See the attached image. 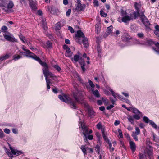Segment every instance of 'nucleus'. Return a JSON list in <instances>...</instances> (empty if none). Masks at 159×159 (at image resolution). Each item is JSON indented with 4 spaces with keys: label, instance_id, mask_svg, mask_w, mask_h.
<instances>
[{
    "label": "nucleus",
    "instance_id": "1",
    "mask_svg": "<svg viewBox=\"0 0 159 159\" xmlns=\"http://www.w3.org/2000/svg\"><path fill=\"white\" fill-rule=\"evenodd\" d=\"M73 95L74 99L65 94L63 96L59 95L58 98L61 101L69 104L72 108L76 109L77 103L80 102V100H82L80 97L81 94L79 93H74Z\"/></svg>",
    "mask_w": 159,
    "mask_h": 159
},
{
    "label": "nucleus",
    "instance_id": "2",
    "mask_svg": "<svg viewBox=\"0 0 159 159\" xmlns=\"http://www.w3.org/2000/svg\"><path fill=\"white\" fill-rule=\"evenodd\" d=\"M123 17L121 19V21L119 20L120 18H119L118 21L120 22H123L127 24L129 23L130 21H133L137 18L139 15V13L134 11L130 12L129 13H127L126 11H121Z\"/></svg>",
    "mask_w": 159,
    "mask_h": 159
},
{
    "label": "nucleus",
    "instance_id": "3",
    "mask_svg": "<svg viewBox=\"0 0 159 159\" xmlns=\"http://www.w3.org/2000/svg\"><path fill=\"white\" fill-rule=\"evenodd\" d=\"M34 60L38 61L39 63L43 67L42 69L43 73L44 75H46L49 71L48 66L45 62L42 61L41 59L38 57L37 56Z\"/></svg>",
    "mask_w": 159,
    "mask_h": 159
},
{
    "label": "nucleus",
    "instance_id": "4",
    "mask_svg": "<svg viewBox=\"0 0 159 159\" xmlns=\"http://www.w3.org/2000/svg\"><path fill=\"white\" fill-rule=\"evenodd\" d=\"M140 20L143 24L146 27V29L148 30H151L149 27L150 24L148 21V19L143 14H142L140 16Z\"/></svg>",
    "mask_w": 159,
    "mask_h": 159
},
{
    "label": "nucleus",
    "instance_id": "5",
    "mask_svg": "<svg viewBox=\"0 0 159 159\" xmlns=\"http://www.w3.org/2000/svg\"><path fill=\"white\" fill-rule=\"evenodd\" d=\"M75 37L78 38L77 42L78 43L81 44L82 43L81 40L80 38H82L84 39L85 38V35L84 33L81 30H78L77 32V34L75 35Z\"/></svg>",
    "mask_w": 159,
    "mask_h": 159
},
{
    "label": "nucleus",
    "instance_id": "6",
    "mask_svg": "<svg viewBox=\"0 0 159 159\" xmlns=\"http://www.w3.org/2000/svg\"><path fill=\"white\" fill-rule=\"evenodd\" d=\"M25 46H23L22 48L24 51L26 52L27 54L26 55V57L31 58L34 59V58L37 56L34 53L32 52L30 50L26 49L25 48Z\"/></svg>",
    "mask_w": 159,
    "mask_h": 159
},
{
    "label": "nucleus",
    "instance_id": "7",
    "mask_svg": "<svg viewBox=\"0 0 159 159\" xmlns=\"http://www.w3.org/2000/svg\"><path fill=\"white\" fill-rule=\"evenodd\" d=\"M121 38L122 40L125 42L131 41L132 39L131 37L126 32H125L123 33V35L121 36Z\"/></svg>",
    "mask_w": 159,
    "mask_h": 159
},
{
    "label": "nucleus",
    "instance_id": "8",
    "mask_svg": "<svg viewBox=\"0 0 159 159\" xmlns=\"http://www.w3.org/2000/svg\"><path fill=\"white\" fill-rule=\"evenodd\" d=\"M81 125L83 130V134L85 136V139L84 140L86 141H87V136L89 134L88 128L84 125H82V124H81Z\"/></svg>",
    "mask_w": 159,
    "mask_h": 159
},
{
    "label": "nucleus",
    "instance_id": "9",
    "mask_svg": "<svg viewBox=\"0 0 159 159\" xmlns=\"http://www.w3.org/2000/svg\"><path fill=\"white\" fill-rule=\"evenodd\" d=\"M85 6L84 4H76L75 6V10L78 11H83L84 10Z\"/></svg>",
    "mask_w": 159,
    "mask_h": 159
},
{
    "label": "nucleus",
    "instance_id": "10",
    "mask_svg": "<svg viewBox=\"0 0 159 159\" xmlns=\"http://www.w3.org/2000/svg\"><path fill=\"white\" fill-rule=\"evenodd\" d=\"M3 36L5 39L7 41L11 42H17V40L13 36L7 35L6 34H3Z\"/></svg>",
    "mask_w": 159,
    "mask_h": 159
},
{
    "label": "nucleus",
    "instance_id": "11",
    "mask_svg": "<svg viewBox=\"0 0 159 159\" xmlns=\"http://www.w3.org/2000/svg\"><path fill=\"white\" fill-rule=\"evenodd\" d=\"M29 5L31 9L33 10H35L37 9V2L36 0H29Z\"/></svg>",
    "mask_w": 159,
    "mask_h": 159
},
{
    "label": "nucleus",
    "instance_id": "12",
    "mask_svg": "<svg viewBox=\"0 0 159 159\" xmlns=\"http://www.w3.org/2000/svg\"><path fill=\"white\" fill-rule=\"evenodd\" d=\"M87 107L89 116L90 117H93L94 116V112L93 108L89 105L87 106Z\"/></svg>",
    "mask_w": 159,
    "mask_h": 159
},
{
    "label": "nucleus",
    "instance_id": "13",
    "mask_svg": "<svg viewBox=\"0 0 159 159\" xmlns=\"http://www.w3.org/2000/svg\"><path fill=\"white\" fill-rule=\"evenodd\" d=\"M10 149L12 153L14 155L18 156L23 154V152H22L17 150H14L11 147H10Z\"/></svg>",
    "mask_w": 159,
    "mask_h": 159
},
{
    "label": "nucleus",
    "instance_id": "14",
    "mask_svg": "<svg viewBox=\"0 0 159 159\" xmlns=\"http://www.w3.org/2000/svg\"><path fill=\"white\" fill-rule=\"evenodd\" d=\"M130 148L133 152H134L136 150V145L135 143L131 140L129 141Z\"/></svg>",
    "mask_w": 159,
    "mask_h": 159
},
{
    "label": "nucleus",
    "instance_id": "15",
    "mask_svg": "<svg viewBox=\"0 0 159 159\" xmlns=\"http://www.w3.org/2000/svg\"><path fill=\"white\" fill-rule=\"evenodd\" d=\"M44 76L46 77H47L48 76H49L50 78H52L54 80H55L57 78L56 76L55 75L53 74L49 71L48 72L46 75H44Z\"/></svg>",
    "mask_w": 159,
    "mask_h": 159
},
{
    "label": "nucleus",
    "instance_id": "16",
    "mask_svg": "<svg viewBox=\"0 0 159 159\" xmlns=\"http://www.w3.org/2000/svg\"><path fill=\"white\" fill-rule=\"evenodd\" d=\"M84 44V45L85 48H87L89 46V43H88V39L86 37H85L81 40Z\"/></svg>",
    "mask_w": 159,
    "mask_h": 159
},
{
    "label": "nucleus",
    "instance_id": "17",
    "mask_svg": "<svg viewBox=\"0 0 159 159\" xmlns=\"http://www.w3.org/2000/svg\"><path fill=\"white\" fill-rule=\"evenodd\" d=\"M154 45L157 48V49L152 47V49L157 53V54L159 55V43L157 42H155Z\"/></svg>",
    "mask_w": 159,
    "mask_h": 159
},
{
    "label": "nucleus",
    "instance_id": "18",
    "mask_svg": "<svg viewBox=\"0 0 159 159\" xmlns=\"http://www.w3.org/2000/svg\"><path fill=\"white\" fill-rule=\"evenodd\" d=\"M112 27L111 26L107 27V30L105 34L104 35V36L105 35H106V37L109 35L111 32L112 31Z\"/></svg>",
    "mask_w": 159,
    "mask_h": 159
},
{
    "label": "nucleus",
    "instance_id": "19",
    "mask_svg": "<svg viewBox=\"0 0 159 159\" xmlns=\"http://www.w3.org/2000/svg\"><path fill=\"white\" fill-rule=\"evenodd\" d=\"M134 7L135 9L137 10V11L136 12H137L139 13V9H140L141 7V2H139V3L136 2L134 4Z\"/></svg>",
    "mask_w": 159,
    "mask_h": 159
},
{
    "label": "nucleus",
    "instance_id": "20",
    "mask_svg": "<svg viewBox=\"0 0 159 159\" xmlns=\"http://www.w3.org/2000/svg\"><path fill=\"white\" fill-rule=\"evenodd\" d=\"M66 53H65V55L68 57H70L72 56V53H71V51L70 48H69L68 49L66 50Z\"/></svg>",
    "mask_w": 159,
    "mask_h": 159
},
{
    "label": "nucleus",
    "instance_id": "21",
    "mask_svg": "<svg viewBox=\"0 0 159 159\" xmlns=\"http://www.w3.org/2000/svg\"><path fill=\"white\" fill-rule=\"evenodd\" d=\"M80 57L79 55H75L73 58H71V60L73 62H77L80 59Z\"/></svg>",
    "mask_w": 159,
    "mask_h": 159
},
{
    "label": "nucleus",
    "instance_id": "22",
    "mask_svg": "<svg viewBox=\"0 0 159 159\" xmlns=\"http://www.w3.org/2000/svg\"><path fill=\"white\" fill-rule=\"evenodd\" d=\"M130 108L131 110H132L133 112L134 113L138 114H141V112L137 108L133 107H130Z\"/></svg>",
    "mask_w": 159,
    "mask_h": 159
},
{
    "label": "nucleus",
    "instance_id": "23",
    "mask_svg": "<svg viewBox=\"0 0 159 159\" xmlns=\"http://www.w3.org/2000/svg\"><path fill=\"white\" fill-rule=\"evenodd\" d=\"M7 8L9 9H11L14 6V4L12 1H10L9 3L7 4Z\"/></svg>",
    "mask_w": 159,
    "mask_h": 159
},
{
    "label": "nucleus",
    "instance_id": "24",
    "mask_svg": "<svg viewBox=\"0 0 159 159\" xmlns=\"http://www.w3.org/2000/svg\"><path fill=\"white\" fill-rule=\"evenodd\" d=\"M128 120V121L130 122L133 125H134V119L133 118V117L131 116H128V117L127 118Z\"/></svg>",
    "mask_w": 159,
    "mask_h": 159
},
{
    "label": "nucleus",
    "instance_id": "25",
    "mask_svg": "<svg viewBox=\"0 0 159 159\" xmlns=\"http://www.w3.org/2000/svg\"><path fill=\"white\" fill-rule=\"evenodd\" d=\"M10 56L9 54H6L5 55L0 57V60L3 61L6 60L9 58Z\"/></svg>",
    "mask_w": 159,
    "mask_h": 159
},
{
    "label": "nucleus",
    "instance_id": "26",
    "mask_svg": "<svg viewBox=\"0 0 159 159\" xmlns=\"http://www.w3.org/2000/svg\"><path fill=\"white\" fill-rule=\"evenodd\" d=\"M146 144L148 146V147H149L150 148H152V146H151L152 143L150 141V139H147L146 141Z\"/></svg>",
    "mask_w": 159,
    "mask_h": 159
},
{
    "label": "nucleus",
    "instance_id": "27",
    "mask_svg": "<svg viewBox=\"0 0 159 159\" xmlns=\"http://www.w3.org/2000/svg\"><path fill=\"white\" fill-rule=\"evenodd\" d=\"M85 147V145H82L81 148V149L84 155L87 154L86 150Z\"/></svg>",
    "mask_w": 159,
    "mask_h": 159
},
{
    "label": "nucleus",
    "instance_id": "28",
    "mask_svg": "<svg viewBox=\"0 0 159 159\" xmlns=\"http://www.w3.org/2000/svg\"><path fill=\"white\" fill-rule=\"evenodd\" d=\"M1 29L2 32L6 33L7 32L8 28L6 26L4 25L2 27Z\"/></svg>",
    "mask_w": 159,
    "mask_h": 159
},
{
    "label": "nucleus",
    "instance_id": "29",
    "mask_svg": "<svg viewBox=\"0 0 159 159\" xmlns=\"http://www.w3.org/2000/svg\"><path fill=\"white\" fill-rule=\"evenodd\" d=\"M137 35L139 38L143 39L144 38V35L143 33H139L137 34Z\"/></svg>",
    "mask_w": 159,
    "mask_h": 159
},
{
    "label": "nucleus",
    "instance_id": "30",
    "mask_svg": "<svg viewBox=\"0 0 159 159\" xmlns=\"http://www.w3.org/2000/svg\"><path fill=\"white\" fill-rule=\"evenodd\" d=\"M42 27H43L44 30H46L47 28V25L45 21L43 20L42 21Z\"/></svg>",
    "mask_w": 159,
    "mask_h": 159
},
{
    "label": "nucleus",
    "instance_id": "31",
    "mask_svg": "<svg viewBox=\"0 0 159 159\" xmlns=\"http://www.w3.org/2000/svg\"><path fill=\"white\" fill-rule=\"evenodd\" d=\"M13 60L16 61L18 60L19 59L21 58L22 56H20L18 55H15L13 56Z\"/></svg>",
    "mask_w": 159,
    "mask_h": 159
},
{
    "label": "nucleus",
    "instance_id": "32",
    "mask_svg": "<svg viewBox=\"0 0 159 159\" xmlns=\"http://www.w3.org/2000/svg\"><path fill=\"white\" fill-rule=\"evenodd\" d=\"M100 14L103 17H106L107 16V14L106 13H105L104 11L101 9L100 11Z\"/></svg>",
    "mask_w": 159,
    "mask_h": 159
},
{
    "label": "nucleus",
    "instance_id": "33",
    "mask_svg": "<svg viewBox=\"0 0 159 159\" xmlns=\"http://www.w3.org/2000/svg\"><path fill=\"white\" fill-rule=\"evenodd\" d=\"M147 154H148V156H149V157H150L151 156H152V150H151V148H150V149H149L147 148Z\"/></svg>",
    "mask_w": 159,
    "mask_h": 159
},
{
    "label": "nucleus",
    "instance_id": "34",
    "mask_svg": "<svg viewBox=\"0 0 159 159\" xmlns=\"http://www.w3.org/2000/svg\"><path fill=\"white\" fill-rule=\"evenodd\" d=\"M93 94L97 98H99L100 97L99 93L97 90H96L93 93Z\"/></svg>",
    "mask_w": 159,
    "mask_h": 159
},
{
    "label": "nucleus",
    "instance_id": "35",
    "mask_svg": "<svg viewBox=\"0 0 159 159\" xmlns=\"http://www.w3.org/2000/svg\"><path fill=\"white\" fill-rule=\"evenodd\" d=\"M46 44L47 45V48L48 49L51 48L52 47V43L50 41H48L47 42Z\"/></svg>",
    "mask_w": 159,
    "mask_h": 159
},
{
    "label": "nucleus",
    "instance_id": "36",
    "mask_svg": "<svg viewBox=\"0 0 159 159\" xmlns=\"http://www.w3.org/2000/svg\"><path fill=\"white\" fill-rule=\"evenodd\" d=\"M19 38L24 43H25L26 40L25 39V37L23 36L21 34L19 35Z\"/></svg>",
    "mask_w": 159,
    "mask_h": 159
},
{
    "label": "nucleus",
    "instance_id": "37",
    "mask_svg": "<svg viewBox=\"0 0 159 159\" xmlns=\"http://www.w3.org/2000/svg\"><path fill=\"white\" fill-rule=\"evenodd\" d=\"M53 67L58 72L60 71L61 70V67L58 65H54Z\"/></svg>",
    "mask_w": 159,
    "mask_h": 159
},
{
    "label": "nucleus",
    "instance_id": "38",
    "mask_svg": "<svg viewBox=\"0 0 159 159\" xmlns=\"http://www.w3.org/2000/svg\"><path fill=\"white\" fill-rule=\"evenodd\" d=\"M135 132H133V134H136V135H139L140 134V131L138 127H136L135 128Z\"/></svg>",
    "mask_w": 159,
    "mask_h": 159
},
{
    "label": "nucleus",
    "instance_id": "39",
    "mask_svg": "<svg viewBox=\"0 0 159 159\" xmlns=\"http://www.w3.org/2000/svg\"><path fill=\"white\" fill-rule=\"evenodd\" d=\"M147 43L149 45H151L153 44H154L155 42H154L152 39L148 40L146 41Z\"/></svg>",
    "mask_w": 159,
    "mask_h": 159
},
{
    "label": "nucleus",
    "instance_id": "40",
    "mask_svg": "<svg viewBox=\"0 0 159 159\" xmlns=\"http://www.w3.org/2000/svg\"><path fill=\"white\" fill-rule=\"evenodd\" d=\"M150 124L152 126L154 127L155 129H157V126L155 123L152 121L150 120Z\"/></svg>",
    "mask_w": 159,
    "mask_h": 159
},
{
    "label": "nucleus",
    "instance_id": "41",
    "mask_svg": "<svg viewBox=\"0 0 159 159\" xmlns=\"http://www.w3.org/2000/svg\"><path fill=\"white\" fill-rule=\"evenodd\" d=\"M140 114H136L134 115L132 117L134 119L137 120H139L140 119V116H139Z\"/></svg>",
    "mask_w": 159,
    "mask_h": 159
},
{
    "label": "nucleus",
    "instance_id": "42",
    "mask_svg": "<svg viewBox=\"0 0 159 159\" xmlns=\"http://www.w3.org/2000/svg\"><path fill=\"white\" fill-rule=\"evenodd\" d=\"M81 60L79 61V63L80 65L81 66H85V62L83 60H82V58L81 57L80 58Z\"/></svg>",
    "mask_w": 159,
    "mask_h": 159
},
{
    "label": "nucleus",
    "instance_id": "43",
    "mask_svg": "<svg viewBox=\"0 0 159 159\" xmlns=\"http://www.w3.org/2000/svg\"><path fill=\"white\" fill-rule=\"evenodd\" d=\"M107 143L108 144L109 146V148L110 150L111 151H113L114 150V148H112V144L111 143V142L109 141H108L107 142Z\"/></svg>",
    "mask_w": 159,
    "mask_h": 159
},
{
    "label": "nucleus",
    "instance_id": "44",
    "mask_svg": "<svg viewBox=\"0 0 159 159\" xmlns=\"http://www.w3.org/2000/svg\"><path fill=\"white\" fill-rule=\"evenodd\" d=\"M102 100L104 102L105 104H107L108 103V100L106 98H105L103 97H102Z\"/></svg>",
    "mask_w": 159,
    "mask_h": 159
},
{
    "label": "nucleus",
    "instance_id": "45",
    "mask_svg": "<svg viewBox=\"0 0 159 159\" xmlns=\"http://www.w3.org/2000/svg\"><path fill=\"white\" fill-rule=\"evenodd\" d=\"M100 29L99 28V26L98 25H95V31L98 34L100 32Z\"/></svg>",
    "mask_w": 159,
    "mask_h": 159
},
{
    "label": "nucleus",
    "instance_id": "46",
    "mask_svg": "<svg viewBox=\"0 0 159 159\" xmlns=\"http://www.w3.org/2000/svg\"><path fill=\"white\" fill-rule=\"evenodd\" d=\"M143 121L146 123H148L150 121L149 119L146 116H144L143 117Z\"/></svg>",
    "mask_w": 159,
    "mask_h": 159
},
{
    "label": "nucleus",
    "instance_id": "47",
    "mask_svg": "<svg viewBox=\"0 0 159 159\" xmlns=\"http://www.w3.org/2000/svg\"><path fill=\"white\" fill-rule=\"evenodd\" d=\"M118 132L120 137L122 138H123V135L122 134V132L121 130L120 129H118Z\"/></svg>",
    "mask_w": 159,
    "mask_h": 159
},
{
    "label": "nucleus",
    "instance_id": "48",
    "mask_svg": "<svg viewBox=\"0 0 159 159\" xmlns=\"http://www.w3.org/2000/svg\"><path fill=\"white\" fill-rule=\"evenodd\" d=\"M97 50L98 53V55L99 56L101 52V49L99 45H98L97 47Z\"/></svg>",
    "mask_w": 159,
    "mask_h": 159
},
{
    "label": "nucleus",
    "instance_id": "49",
    "mask_svg": "<svg viewBox=\"0 0 159 159\" xmlns=\"http://www.w3.org/2000/svg\"><path fill=\"white\" fill-rule=\"evenodd\" d=\"M93 3L94 7H98L99 5L98 2L97 0H94Z\"/></svg>",
    "mask_w": 159,
    "mask_h": 159
},
{
    "label": "nucleus",
    "instance_id": "50",
    "mask_svg": "<svg viewBox=\"0 0 159 159\" xmlns=\"http://www.w3.org/2000/svg\"><path fill=\"white\" fill-rule=\"evenodd\" d=\"M97 127L98 129H100L102 128V126L100 122H99L97 125Z\"/></svg>",
    "mask_w": 159,
    "mask_h": 159
},
{
    "label": "nucleus",
    "instance_id": "51",
    "mask_svg": "<svg viewBox=\"0 0 159 159\" xmlns=\"http://www.w3.org/2000/svg\"><path fill=\"white\" fill-rule=\"evenodd\" d=\"M137 135H136V134H133L132 135V136L133 137L134 139L136 141H138V137L137 136Z\"/></svg>",
    "mask_w": 159,
    "mask_h": 159
},
{
    "label": "nucleus",
    "instance_id": "52",
    "mask_svg": "<svg viewBox=\"0 0 159 159\" xmlns=\"http://www.w3.org/2000/svg\"><path fill=\"white\" fill-rule=\"evenodd\" d=\"M89 83L90 85L91 86V87L92 88H93L94 87V86H95L94 84H93V82L91 80H89Z\"/></svg>",
    "mask_w": 159,
    "mask_h": 159
},
{
    "label": "nucleus",
    "instance_id": "53",
    "mask_svg": "<svg viewBox=\"0 0 159 159\" xmlns=\"http://www.w3.org/2000/svg\"><path fill=\"white\" fill-rule=\"evenodd\" d=\"M4 137L3 131L0 129V138H2Z\"/></svg>",
    "mask_w": 159,
    "mask_h": 159
},
{
    "label": "nucleus",
    "instance_id": "54",
    "mask_svg": "<svg viewBox=\"0 0 159 159\" xmlns=\"http://www.w3.org/2000/svg\"><path fill=\"white\" fill-rule=\"evenodd\" d=\"M95 149H96L98 152V153H99V152H100V147L97 144L95 147Z\"/></svg>",
    "mask_w": 159,
    "mask_h": 159
},
{
    "label": "nucleus",
    "instance_id": "55",
    "mask_svg": "<svg viewBox=\"0 0 159 159\" xmlns=\"http://www.w3.org/2000/svg\"><path fill=\"white\" fill-rule=\"evenodd\" d=\"M68 29L70 31L71 33H74V30L72 27L70 26H69L68 27Z\"/></svg>",
    "mask_w": 159,
    "mask_h": 159
},
{
    "label": "nucleus",
    "instance_id": "56",
    "mask_svg": "<svg viewBox=\"0 0 159 159\" xmlns=\"http://www.w3.org/2000/svg\"><path fill=\"white\" fill-rule=\"evenodd\" d=\"M71 10L70 9H69L66 12V15L67 16H69L71 13Z\"/></svg>",
    "mask_w": 159,
    "mask_h": 159
},
{
    "label": "nucleus",
    "instance_id": "57",
    "mask_svg": "<svg viewBox=\"0 0 159 159\" xmlns=\"http://www.w3.org/2000/svg\"><path fill=\"white\" fill-rule=\"evenodd\" d=\"M103 139H104L106 141V142L108 141L109 140H108L107 137L106 136L105 134L102 135Z\"/></svg>",
    "mask_w": 159,
    "mask_h": 159
},
{
    "label": "nucleus",
    "instance_id": "58",
    "mask_svg": "<svg viewBox=\"0 0 159 159\" xmlns=\"http://www.w3.org/2000/svg\"><path fill=\"white\" fill-rule=\"evenodd\" d=\"M93 138V136L92 135L88 134L87 136V138L89 140H92Z\"/></svg>",
    "mask_w": 159,
    "mask_h": 159
},
{
    "label": "nucleus",
    "instance_id": "59",
    "mask_svg": "<svg viewBox=\"0 0 159 159\" xmlns=\"http://www.w3.org/2000/svg\"><path fill=\"white\" fill-rule=\"evenodd\" d=\"M78 80L79 81H80L81 83L84 84V81H83L82 79L80 77L79 75H78Z\"/></svg>",
    "mask_w": 159,
    "mask_h": 159
},
{
    "label": "nucleus",
    "instance_id": "60",
    "mask_svg": "<svg viewBox=\"0 0 159 159\" xmlns=\"http://www.w3.org/2000/svg\"><path fill=\"white\" fill-rule=\"evenodd\" d=\"M45 79L46 81V84H49L50 83H51L50 81V79H48L47 77H45Z\"/></svg>",
    "mask_w": 159,
    "mask_h": 159
},
{
    "label": "nucleus",
    "instance_id": "61",
    "mask_svg": "<svg viewBox=\"0 0 159 159\" xmlns=\"http://www.w3.org/2000/svg\"><path fill=\"white\" fill-rule=\"evenodd\" d=\"M4 132L7 134H9L10 133V130L7 128L5 129L4 130Z\"/></svg>",
    "mask_w": 159,
    "mask_h": 159
},
{
    "label": "nucleus",
    "instance_id": "62",
    "mask_svg": "<svg viewBox=\"0 0 159 159\" xmlns=\"http://www.w3.org/2000/svg\"><path fill=\"white\" fill-rule=\"evenodd\" d=\"M114 106L113 105H110L109 106H107L106 108L107 110H110Z\"/></svg>",
    "mask_w": 159,
    "mask_h": 159
},
{
    "label": "nucleus",
    "instance_id": "63",
    "mask_svg": "<svg viewBox=\"0 0 159 159\" xmlns=\"http://www.w3.org/2000/svg\"><path fill=\"white\" fill-rule=\"evenodd\" d=\"M96 136L97 137L98 139L99 140L100 138V134L98 132L96 133Z\"/></svg>",
    "mask_w": 159,
    "mask_h": 159
},
{
    "label": "nucleus",
    "instance_id": "64",
    "mask_svg": "<svg viewBox=\"0 0 159 159\" xmlns=\"http://www.w3.org/2000/svg\"><path fill=\"white\" fill-rule=\"evenodd\" d=\"M120 122L119 120H116L114 122V125L115 126H117L118 125L120 124Z\"/></svg>",
    "mask_w": 159,
    "mask_h": 159
}]
</instances>
